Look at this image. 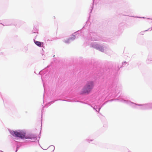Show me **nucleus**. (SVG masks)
Wrapping results in <instances>:
<instances>
[{"label":"nucleus","instance_id":"8","mask_svg":"<svg viewBox=\"0 0 152 152\" xmlns=\"http://www.w3.org/2000/svg\"><path fill=\"white\" fill-rule=\"evenodd\" d=\"M72 39V38H69L68 39V40H70V39Z\"/></svg>","mask_w":152,"mask_h":152},{"label":"nucleus","instance_id":"3","mask_svg":"<svg viewBox=\"0 0 152 152\" xmlns=\"http://www.w3.org/2000/svg\"><path fill=\"white\" fill-rule=\"evenodd\" d=\"M42 43H41V42H39V46L40 47L41 46V45L42 44Z\"/></svg>","mask_w":152,"mask_h":152},{"label":"nucleus","instance_id":"6","mask_svg":"<svg viewBox=\"0 0 152 152\" xmlns=\"http://www.w3.org/2000/svg\"><path fill=\"white\" fill-rule=\"evenodd\" d=\"M34 72V73H35V74H37V72L36 71V70H35Z\"/></svg>","mask_w":152,"mask_h":152},{"label":"nucleus","instance_id":"5","mask_svg":"<svg viewBox=\"0 0 152 152\" xmlns=\"http://www.w3.org/2000/svg\"><path fill=\"white\" fill-rule=\"evenodd\" d=\"M34 42H35V43L36 44V45H38V42L37 41L36 42L35 41Z\"/></svg>","mask_w":152,"mask_h":152},{"label":"nucleus","instance_id":"10","mask_svg":"<svg viewBox=\"0 0 152 152\" xmlns=\"http://www.w3.org/2000/svg\"><path fill=\"white\" fill-rule=\"evenodd\" d=\"M52 18L53 19H55V17H54V18L53 17Z\"/></svg>","mask_w":152,"mask_h":152},{"label":"nucleus","instance_id":"1","mask_svg":"<svg viewBox=\"0 0 152 152\" xmlns=\"http://www.w3.org/2000/svg\"><path fill=\"white\" fill-rule=\"evenodd\" d=\"M10 133L13 137L23 139H31L30 136L26 135V131L25 130H10Z\"/></svg>","mask_w":152,"mask_h":152},{"label":"nucleus","instance_id":"11","mask_svg":"<svg viewBox=\"0 0 152 152\" xmlns=\"http://www.w3.org/2000/svg\"><path fill=\"white\" fill-rule=\"evenodd\" d=\"M73 37H74L73 39H74L75 38V36H73Z\"/></svg>","mask_w":152,"mask_h":152},{"label":"nucleus","instance_id":"7","mask_svg":"<svg viewBox=\"0 0 152 152\" xmlns=\"http://www.w3.org/2000/svg\"><path fill=\"white\" fill-rule=\"evenodd\" d=\"M103 50H104L103 49V48H102L101 50V51H103Z\"/></svg>","mask_w":152,"mask_h":152},{"label":"nucleus","instance_id":"9","mask_svg":"<svg viewBox=\"0 0 152 152\" xmlns=\"http://www.w3.org/2000/svg\"><path fill=\"white\" fill-rule=\"evenodd\" d=\"M65 42H66V43H68V42H67V41H65Z\"/></svg>","mask_w":152,"mask_h":152},{"label":"nucleus","instance_id":"4","mask_svg":"<svg viewBox=\"0 0 152 152\" xmlns=\"http://www.w3.org/2000/svg\"><path fill=\"white\" fill-rule=\"evenodd\" d=\"M19 148V147H18V145L17 146V147H16V150L15 152H17V151L18 150Z\"/></svg>","mask_w":152,"mask_h":152},{"label":"nucleus","instance_id":"2","mask_svg":"<svg viewBox=\"0 0 152 152\" xmlns=\"http://www.w3.org/2000/svg\"><path fill=\"white\" fill-rule=\"evenodd\" d=\"M93 83L91 81L88 83L83 89V93H88L93 88Z\"/></svg>","mask_w":152,"mask_h":152}]
</instances>
